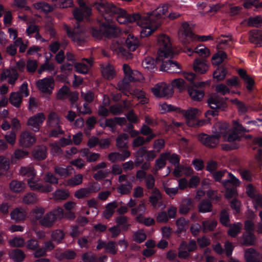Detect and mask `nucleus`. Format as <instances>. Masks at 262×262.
I'll return each instance as SVG.
<instances>
[{"instance_id": "obj_1", "label": "nucleus", "mask_w": 262, "mask_h": 262, "mask_svg": "<svg viewBox=\"0 0 262 262\" xmlns=\"http://www.w3.org/2000/svg\"><path fill=\"white\" fill-rule=\"evenodd\" d=\"M95 6L100 15L107 22H114V20H116L119 24L136 21L138 24V21L142 18L139 14L129 15L124 10L105 1H98L95 4Z\"/></svg>"}, {"instance_id": "obj_2", "label": "nucleus", "mask_w": 262, "mask_h": 262, "mask_svg": "<svg viewBox=\"0 0 262 262\" xmlns=\"http://www.w3.org/2000/svg\"><path fill=\"white\" fill-rule=\"evenodd\" d=\"M168 9V5H161L151 13L141 17V20L138 23V25L142 28L140 31L141 37L149 36L157 29L161 24V19L167 16Z\"/></svg>"}, {"instance_id": "obj_3", "label": "nucleus", "mask_w": 262, "mask_h": 262, "mask_svg": "<svg viewBox=\"0 0 262 262\" xmlns=\"http://www.w3.org/2000/svg\"><path fill=\"white\" fill-rule=\"evenodd\" d=\"M158 42L159 49L157 60L162 61L165 58L171 57L173 55V49L169 37L162 34L159 36Z\"/></svg>"}, {"instance_id": "obj_4", "label": "nucleus", "mask_w": 262, "mask_h": 262, "mask_svg": "<svg viewBox=\"0 0 262 262\" xmlns=\"http://www.w3.org/2000/svg\"><path fill=\"white\" fill-rule=\"evenodd\" d=\"M63 217V209L61 207H57L43 215L40 220L39 224L46 228H51L57 221L61 220Z\"/></svg>"}, {"instance_id": "obj_5", "label": "nucleus", "mask_w": 262, "mask_h": 262, "mask_svg": "<svg viewBox=\"0 0 262 262\" xmlns=\"http://www.w3.org/2000/svg\"><path fill=\"white\" fill-rule=\"evenodd\" d=\"M213 133L215 136H217L219 140L220 138H223L224 141L228 142L234 141L239 137L236 134L230 132L229 125L226 123H216Z\"/></svg>"}, {"instance_id": "obj_6", "label": "nucleus", "mask_w": 262, "mask_h": 262, "mask_svg": "<svg viewBox=\"0 0 262 262\" xmlns=\"http://www.w3.org/2000/svg\"><path fill=\"white\" fill-rule=\"evenodd\" d=\"M134 181V177L129 178L126 174L120 175L118 178V182L121 184L117 188V192L121 195H126L130 193L133 188Z\"/></svg>"}, {"instance_id": "obj_7", "label": "nucleus", "mask_w": 262, "mask_h": 262, "mask_svg": "<svg viewBox=\"0 0 262 262\" xmlns=\"http://www.w3.org/2000/svg\"><path fill=\"white\" fill-rule=\"evenodd\" d=\"M65 28L68 35L75 43L78 45H81L85 42V36L84 30L82 28L80 27L78 24L75 27L72 32L70 31L68 26H66Z\"/></svg>"}, {"instance_id": "obj_8", "label": "nucleus", "mask_w": 262, "mask_h": 262, "mask_svg": "<svg viewBox=\"0 0 262 262\" xmlns=\"http://www.w3.org/2000/svg\"><path fill=\"white\" fill-rule=\"evenodd\" d=\"M151 91L156 97L159 98L170 97L173 93L171 86L164 82H160L156 84L151 88Z\"/></svg>"}, {"instance_id": "obj_9", "label": "nucleus", "mask_w": 262, "mask_h": 262, "mask_svg": "<svg viewBox=\"0 0 262 262\" xmlns=\"http://www.w3.org/2000/svg\"><path fill=\"white\" fill-rule=\"evenodd\" d=\"M46 119L43 113H38L29 118L27 125L32 130L37 132Z\"/></svg>"}, {"instance_id": "obj_10", "label": "nucleus", "mask_w": 262, "mask_h": 262, "mask_svg": "<svg viewBox=\"0 0 262 262\" xmlns=\"http://www.w3.org/2000/svg\"><path fill=\"white\" fill-rule=\"evenodd\" d=\"M77 1L80 8L74 11L73 15L77 21H81L84 18L91 14L92 9L86 4L84 0H77Z\"/></svg>"}, {"instance_id": "obj_11", "label": "nucleus", "mask_w": 262, "mask_h": 262, "mask_svg": "<svg viewBox=\"0 0 262 262\" xmlns=\"http://www.w3.org/2000/svg\"><path fill=\"white\" fill-rule=\"evenodd\" d=\"M98 21L102 24V28L103 31V35L107 37L115 36L120 31L114 24V22H107L101 15L98 18Z\"/></svg>"}, {"instance_id": "obj_12", "label": "nucleus", "mask_w": 262, "mask_h": 262, "mask_svg": "<svg viewBox=\"0 0 262 262\" xmlns=\"http://www.w3.org/2000/svg\"><path fill=\"white\" fill-rule=\"evenodd\" d=\"M179 38L184 44L189 43L193 38L194 34L187 23L182 24L178 33Z\"/></svg>"}, {"instance_id": "obj_13", "label": "nucleus", "mask_w": 262, "mask_h": 262, "mask_svg": "<svg viewBox=\"0 0 262 262\" xmlns=\"http://www.w3.org/2000/svg\"><path fill=\"white\" fill-rule=\"evenodd\" d=\"M36 85L38 89L42 93L51 94L54 86V80L52 77H47L39 80Z\"/></svg>"}, {"instance_id": "obj_14", "label": "nucleus", "mask_w": 262, "mask_h": 262, "mask_svg": "<svg viewBox=\"0 0 262 262\" xmlns=\"http://www.w3.org/2000/svg\"><path fill=\"white\" fill-rule=\"evenodd\" d=\"M28 184L30 189L42 193H47L53 190V187L50 184H42L34 179H28Z\"/></svg>"}, {"instance_id": "obj_15", "label": "nucleus", "mask_w": 262, "mask_h": 262, "mask_svg": "<svg viewBox=\"0 0 262 262\" xmlns=\"http://www.w3.org/2000/svg\"><path fill=\"white\" fill-rule=\"evenodd\" d=\"M198 140L204 145L207 147L214 148L219 143L217 136L214 134L208 135L206 134H201L198 136Z\"/></svg>"}, {"instance_id": "obj_16", "label": "nucleus", "mask_w": 262, "mask_h": 262, "mask_svg": "<svg viewBox=\"0 0 262 262\" xmlns=\"http://www.w3.org/2000/svg\"><path fill=\"white\" fill-rule=\"evenodd\" d=\"M208 103L212 109L224 111L227 105L223 98L216 95H212L208 100Z\"/></svg>"}, {"instance_id": "obj_17", "label": "nucleus", "mask_w": 262, "mask_h": 262, "mask_svg": "<svg viewBox=\"0 0 262 262\" xmlns=\"http://www.w3.org/2000/svg\"><path fill=\"white\" fill-rule=\"evenodd\" d=\"M204 85L205 82H199L195 84V87L189 88L188 89V94L192 100L198 101L202 100L204 96V91L202 90L197 89V88H201Z\"/></svg>"}, {"instance_id": "obj_18", "label": "nucleus", "mask_w": 262, "mask_h": 262, "mask_svg": "<svg viewBox=\"0 0 262 262\" xmlns=\"http://www.w3.org/2000/svg\"><path fill=\"white\" fill-rule=\"evenodd\" d=\"M18 74L15 69L12 68L11 70H4L1 75V79L4 81L8 79L9 84L14 85L18 79Z\"/></svg>"}, {"instance_id": "obj_19", "label": "nucleus", "mask_w": 262, "mask_h": 262, "mask_svg": "<svg viewBox=\"0 0 262 262\" xmlns=\"http://www.w3.org/2000/svg\"><path fill=\"white\" fill-rule=\"evenodd\" d=\"M36 141L34 136L28 132H25L20 135L19 143L21 146L29 147L31 146Z\"/></svg>"}, {"instance_id": "obj_20", "label": "nucleus", "mask_w": 262, "mask_h": 262, "mask_svg": "<svg viewBox=\"0 0 262 262\" xmlns=\"http://www.w3.org/2000/svg\"><path fill=\"white\" fill-rule=\"evenodd\" d=\"M209 69V64L206 60L203 58H198L193 62V70L199 74L205 73Z\"/></svg>"}, {"instance_id": "obj_21", "label": "nucleus", "mask_w": 262, "mask_h": 262, "mask_svg": "<svg viewBox=\"0 0 262 262\" xmlns=\"http://www.w3.org/2000/svg\"><path fill=\"white\" fill-rule=\"evenodd\" d=\"M82 61H85L86 63L77 62L75 64V68L77 72L81 74H86L88 72L90 68L92 66L93 60L92 58H83Z\"/></svg>"}, {"instance_id": "obj_22", "label": "nucleus", "mask_w": 262, "mask_h": 262, "mask_svg": "<svg viewBox=\"0 0 262 262\" xmlns=\"http://www.w3.org/2000/svg\"><path fill=\"white\" fill-rule=\"evenodd\" d=\"M101 73L103 78L109 80L113 79L116 75L114 67L108 63L102 66Z\"/></svg>"}, {"instance_id": "obj_23", "label": "nucleus", "mask_w": 262, "mask_h": 262, "mask_svg": "<svg viewBox=\"0 0 262 262\" xmlns=\"http://www.w3.org/2000/svg\"><path fill=\"white\" fill-rule=\"evenodd\" d=\"M250 41L257 46H262V31L253 30L250 31L249 34Z\"/></svg>"}, {"instance_id": "obj_24", "label": "nucleus", "mask_w": 262, "mask_h": 262, "mask_svg": "<svg viewBox=\"0 0 262 262\" xmlns=\"http://www.w3.org/2000/svg\"><path fill=\"white\" fill-rule=\"evenodd\" d=\"M54 172L59 177L66 178L70 176L74 170L72 166H68L66 167L61 165H56L54 167Z\"/></svg>"}, {"instance_id": "obj_25", "label": "nucleus", "mask_w": 262, "mask_h": 262, "mask_svg": "<svg viewBox=\"0 0 262 262\" xmlns=\"http://www.w3.org/2000/svg\"><path fill=\"white\" fill-rule=\"evenodd\" d=\"M127 48L130 51H134L139 45V40L133 34H128L125 40Z\"/></svg>"}, {"instance_id": "obj_26", "label": "nucleus", "mask_w": 262, "mask_h": 262, "mask_svg": "<svg viewBox=\"0 0 262 262\" xmlns=\"http://www.w3.org/2000/svg\"><path fill=\"white\" fill-rule=\"evenodd\" d=\"M10 215L12 220L20 222L26 219L27 213L23 208H17L11 212Z\"/></svg>"}, {"instance_id": "obj_27", "label": "nucleus", "mask_w": 262, "mask_h": 262, "mask_svg": "<svg viewBox=\"0 0 262 262\" xmlns=\"http://www.w3.org/2000/svg\"><path fill=\"white\" fill-rule=\"evenodd\" d=\"M167 156L168 154L162 153L160 155L159 158L156 160L155 167L152 170L154 174H156L158 170L165 167L167 160Z\"/></svg>"}, {"instance_id": "obj_28", "label": "nucleus", "mask_w": 262, "mask_h": 262, "mask_svg": "<svg viewBox=\"0 0 262 262\" xmlns=\"http://www.w3.org/2000/svg\"><path fill=\"white\" fill-rule=\"evenodd\" d=\"M45 212V209L44 208L36 207L30 212V216L31 220L34 222H36L37 221L39 222L43 216V215Z\"/></svg>"}, {"instance_id": "obj_29", "label": "nucleus", "mask_w": 262, "mask_h": 262, "mask_svg": "<svg viewBox=\"0 0 262 262\" xmlns=\"http://www.w3.org/2000/svg\"><path fill=\"white\" fill-rule=\"evenodd\" d=\"M151 195L149 198V201L152 206L157 207L159 202L162 199V196L161 192L157 188H153L150 191Z\"/></svg>"}, {"instance_id": "obj_30", "label": "nucleus", "mask_w": 262, "mask_h": 262, "mask_svg": "<svg viewBox=\"0 0 262 262\" xmlns=\"http://www.w3.org/2000/svg\"><path fill=\"white\" fill-rule=\"evenodd\" d=\"M123 70L124 73V78L130 82L136 80L137 78L135 76L138 74H140L137 71H133L130 67L126 64H123Z\"/></svg>"}, {"instance_id": "obj_31", "label": "nucleus", "mask_w": 262, "mask_h": 262, "mask_svg": "<svg viewBox=\"0 0 262 262\" xmlns=\"http://www.w3.org/2000/svg\"><path fill=\"white\" fill-rule=\"evenodd\" d=\"M47 123L50 127H56L60 126V119L56 113L52 112L48 116Z\"/></svg>"}, {"instance_id": "obj_32", "label": "nucleus", "mask_w": 262, "mask_h": 262, "mask_svg": "<svg viewBox=\"0 0 262 262\" xmlns=\"http://www.w3.org/2000/svg\"><path fill=\"white\" fill-rule=\"evenodd\" d=\"M238 73L241 78L247 83V88L249 90H251L253 85L254 84V80L249 75H248L246 71L243 69H240Z\"/></svg>"}, {"instance_id": "obj_33", "label": "nucleus", "mask_w": 262, "mask_h": 262, "mask_svg": "<svg viewBox=\"0 0 262 262\" xmlns=\"http://www.w3.org/2000/svg\"><path fill=\"white\" fill-rule=\"evenodd\" d=\"M118 207V204L116 201L108 203L105 207L103 213V216L108 219L112 216L115 212V209Z\"/></svg>"}, {"instance_id": "obj_34", "label": "nucleus", "mask_w": 262, "mask_h": 262, "mask_svg": "<svg viewBox=\"0 0 262 262\" xmlns=\"http://www.w3.org/2000/svg\"><path fill=\"white\" fill-rule=\"evenodd\" d=\"M244 22L249 27H262V17L259 16H251Z\"/></svg>"}, {"instance_id": "obj_35", "label": "nucleus", "mask_w": 262, "mask_h": 262, "mask_svg": "<svg viewBox=\"0 0 262 262\" xmlns=\"http://www.w3.org/2000/svg\"><path fill=\"white\" fill-rule=\"evenodd\" d=\"M245 257L247 262H259L258 254L252 248L245 251Z\"/></svg>"}, {"instance_id": "obj_36", "label": "nucleus", "mask_w": 262, "mask_h": 262, "mask_svg": "<svg viewBox=\"0 0 262 262\" xmlns=\"http://www.w3.org/2000/svg\"><path fill=\"white\" fill-rule=\"evenodd\" d=\"M9 187L12 191L18 193L24 190L26 187V184L22 181L13 180L10 183Z\"/></svg>"}, {"instance_id": "obj_37", "label": "nucleus", "mask_w": 262, "mask_h": 262, "mask_svg": "<svg viewBox=\"0 0 262 262\" xmlns=\"http://www.w3.org/2000/svg\"><path fill=\"white\" fill-rule=\"evenodd\" d=\"M193 208V205L192 201L189 199H185L182 201L180 207L179 211L181 214H185Z\"/></svg>"}, {"instance_id": "obj_38", "label": "nucleus", "mask_w": 262, "mask_h": 262, "mask_svg": "<svg viewBox=\"0 0 262 262\" xmlns=\"http://www.w3.org/2000/svg\"><path fill=\"white\" fill-rule=\"evenodd\" d=\"M20 173L28 178V179H34L36 172L32 166L22 167L19 170Z\"/></svg>"}, {"instance_id": "obj_39", "label": "nucleus", "mask_w": 262, "mask_h": 262, "mask_svg": "<svg viewBox=\"0 0 262 262\" xmlns=\"http://www.w3.org/2000/svg\"><path fill=\"white\" fill-rule=\"evenodd\" d=\"M23 98L19 92H13L11 94L9 100L12 105L16 107H19L21 105Z\"/></svg>"}, {"instance_id": "obj_40", "label": "nucleus", "mask_w": 262, "mask_h": 262, "mask_svg": "<svg viewBox=\"0 0 262 262\" xmlns=\"http://www.w3.org/2000/svg\"><path fill=\"white\" fill-rule=\"evenodd\" d=\"M33 156L38 160H42L47 157V148L45 146H40L35 148L33 151Z\"/></svg>"}, {"instance_id": "obj_41", "label": "nucleus", "mask_w": 262, "mask_h": 262, "mask_svg": "<svg viewBox=\"0 0 262 262\" xmlns=\"http://www.w3.org/2000/svg\"><path fill=\"white\" fill-rule=\"evenodd\" d=\"M129 136L121 134L116 139V146L119 148H125L127 146Z\"/></svg>"}, {"instance_id": "obj_42", "label": "nucleus", "mask_w": 262, "mask_h": 262, "mask_svg": "<svg viewBox=\"0 0 262 262\" xmlns=\"http://www.w3.org/2000/svg\"><path fill=\"white\" fill-rule=\"evenodd\" d=\"M111 48L119 56L128 57L129 54L128 51L118 43H113Z\"/></svg>"}, {"instance_id": "obj_43", "label": "nucleus", "mask_w": 262, "mask_h": 262, "mask_svg": "<svg viewBox=\"0 0 262 262\" xmlns=\"http://www.w3.org/2000/svg\"><path fill=\"white\" fill-rule=\"evenodd\" d=\"M9 256L11 258L13 259L16 261H22L25 257V254L24 252L18 249H16L12 250L9 253Z\"/></svg>"}, {"instance_id": "obj_44", "label": "nucleus", "mask_w": 262, "mask_h": 262, "mask_svg": "<svg viewBox=\"0 0 262 262\" xmlns=\"http://www.w3.org/2000/svg\"><path fill=\"white\" fill-rule=\"evenodd\" d=\"M221 36L226 37L228 39H222L221 37L217 38L216 39V42L218 43L217 47L220 49H225L227 47L230 46L232 42L231 36L230 35H222Z\"/></svg>"}, {"instance_id": "obj_45", "label": "nucleus", "mask_w": 262, "mask_h": 262, "mask_svg": "<svg viewBox=\"0 0 262 262\" xmlns=\"http://www.w3.org/2000/svg\"><path fill=\"white\" fill-rule=\"evenodd\" d=\"M227 58V54L224 51H219L215 54L212 57V62L213 64L217 66L221 64L225 59Z\"/></svg>"}, {"instance_id": "obj_46", "label": "nucleus", "mask_w": 262, "mask_h": 262, "mask_svg": "<svg viewBox=\"0 0 262 262\" xmlns=\"http://www.w3.org/2000/svg\"><path fill=\"white\" fill-rule=\"evenodd\" d=\"M53 198L56 200H66L69 196V192L64 189H57L52 194Z\"/></svg>"}, {"instance_id": "obj_47", "label": "nucleus", "mask_w": 262, "mask_h": 262, "mask_svg": "<svg viewBox=\"0 0 262 262\" xmlns=\"http://www.w3.org/2000/svg\"><path fill=\"white\" fill-rule=\"evenodd\" d=\"M242 228V225L241 223L231 224L228 230V234L231 237H235L240 233Z\"/></svg>"}, {"instance_id": "obj_48", "label": "nucleus", "mask_w": 262, "mask_h": 262, "mask_svg": "<svg viewBox=\"0 0 262 262\" xmlns=\"http://www.w3.org/2000/svg\"><path fill=\"white\" fill-rule=\"evenodd\" d=\"M142 67L148 71H151L155 69V61L151 57H146L142 62Z\"/></svg>"}, {"instance_id": "obj_49", "label": "nucleus", "mask_w": 262, "mask_h": 262, "mask_svg": "<svg viewBox=\"0 0 262 262\" xmlns=\"http://www.w3.org/2000/svg\"><path fill=\"white\" fill-rule=\"evenodd\" d=\"M200 114V111L196 108H190L184 113V115L188 120L194 119Z\"/></svg>"}, {"instance_id": "obj_50", "label": "nucleus", "mask_w": 262, "mask_h": 262, "mask_svg": "<svg viewBox=\"0 0 262 262\" xmlns=\"http://www.w3.org/2000/svg\"><path fill=\"white\" fill-rule=\"evenodd\" d=\"M83 178L81 174H76L67 181V184L71 187L79 185L82 183Z\"/></svg>"}, {"instance_id": "obj_51", "label": "nucleus", "mask_w": 262, "mask_h": 262, "mask_svg": "<svg viewBox=\"0 0 262 262\" xmlns=\"http://www.w3.org/2000/svg\"><path fill=\"white\" fill-rule=\"evenodd\" d=\"M242 244L243 245H252L254 243L255 237L252 233H245L243 236Z\"/></svg>"}, {"instance_id": "obj_52", "label": "nucleus", "mask_w": 262, "mask_h": 262, "mask_svg": "<svg viewBox=\"0 0 262 262\" xmlns=\"http://www.w3.org/2000/svg\"><path fill=\"white\" fill-rule=\"evenodd\" d=\"M226 69L224 67L218 68L213 73V77L217 81H222L226 76Z\"/></svg>"}, {"instance_id": "obj_53", "label": "nucleus", "mask_w": 262, "mask_h": 262, "mask_svg": "<svg viewBox=\"0 0 262 262\" xmlns=\"http://www.w3.org/2000/svg\"><path fill=\"white\" fill-rule=\"evenodd\" d=\"M228 179L222 181V184L225 187H227L229 183H231L234 186H237L239 184V180L236 178L233 174L230 173H228Z\"/></svg>"}, {"instance_id": "obj_54", "label": "nucleus", "mask_w": 262, "mask_h": 262, "mask_svg": "<svg viewBox=\"0 0 262 262\" xmlns=\"http://www.w3.org/2000/svg\"><path fill=\"white\" fill-rule=\"evenodd\" d=\"M217 223L214 220L205 221L202 222L203 230L204 232L213 230L216 226Z\"/></svg>"}, {"instance_id": "obj_55", "label": "nucleus", "mask_w": 262, "mask_h": 262, "mask_svg": "<svg viewBox=\"0 0 262 262\" xmlns=\"http://www.w3.org/2000/svg\"><path fill=\"white\" fill-rule=\"evenodd\" d=\"M33 5L36 9L40 10L46 13L51 12L53 10V7L45 2H38L34 4Z\"/></svg>"}, {"instance_id": "obj_56", "label": "nucleus", "mask_w": 262, "mask_h": 262, "mask_svg": "<svg viewBox=\"0 0 262 262\" xmlns=\"http://www.w3.org/2000/svg\"><path fill=\"white\" fill-rule=\"evenodd\" d=\"M194 52L203 57H208L210 55L209 50L205 46L202 45L196 47Z\"/></svg>"}, {"instance_id": "obj_57", "label": "nucleus", "mask_w": 262, "mask_h": 262, "mask_svg": "<svg viewBox=\"0 0 262 262\" xmlns=\"http://www.w3.org/2000/svg\"><path fill=\"white\" fill-rule=\"evenodd\" d=\"M212 205L208 200H203L199 205V211L201 212H210L211 210Z\"/></svg>"}, {"instance_id": "obj_58", "label": "nucleus", "mask_w": 262, "mask_h": 262, "mask_svg": "<svg viewBox=\"0 0 262 262\" xmlns=\"http://www.w3.org/2000/svg\"><path fill=\"white\" fill-rule=\"evenodd\" d=\"M9 167V159L4 156H0V171H7Z\"/></svg>"}, {"instance_id": "obj_59", "label": "nucleus", "mask_w": 262, "mask_h": 262, "mask_svg": "<svg viewBox=\"0 0 262 262\" xmlns=\"http://www.w3.org/2000/svg\"><path fill=\"white\" fill-rule=\"evenodd\" d=\"M172 86L177 88L180 92L183 91L185 89L186 84L182 79H176L173 80L171 83Z\"/></svg>"}, {"instance_id": "obj_60", "label": "nucleus", "mask_w": 262, "mask_h": 262, "mask_svg": "<svg viewBox=\"0 0 262 262\" xmlns=\"http://www.w3.org/2000/svg\"><path fill=\"white\" fill-rule=\"evenodd\" d=\"M128 218L125 216L120 215L118 216L116 219L117 225L118 226H122L123 229L126 230L129 225L127 223Z\"/></svg>"}, {"instance_id": "obj_61", "label": "nucleus", "mask_w": 262, "mask_h": 262, "mask_svg": "<svg viewBox=\"0 0 262 262\" xmlns=\"http://www.w3.org/2000/svg\"><path fill=\"white\" fill-rule=\"evenodd\" d=\"M64 236L63 232L59 229L53 231L51 235L52 239L57 243H60L63 239Z\"/></svg>"}, {"instance_id": "obj_62", "label": "nucleus", "mask_w": 262, "mask_h": 262, "mask_svg": "<svg viewBox=\"0 0 262 262\" xmlns=\"http://www.w3.org/2000/svg\"><path fill=\"white\" fill-rule=\"evenodd\" d=\"M37 196L33 193H27L23 198V201L27 204H34L37 202Z\"/></svg>"}, {"instance_id": "obj_63", "label": "nucleus", "mask_w": 262, "mask_h": 262, "mask_svg": "<svg viewBox=\"0 0 262 262\" xmlns=\"http://www.w3.org/2000/svg\"><path fill=\"white\" fill-rule=\"evenodd\" d=\"M146 238V235L144 231L142 229H140L135 232L133 236L134 240L139 243H141L144 241Z\"/></svg>"}, {"instance_id": "obj_64", "label": "nucleus", "mask_w": 262, "mask_h": 262, "mask_svg": "<svg viewBox=\"0 0 262 262\" xmlns=\"http://www.w3.org/2000/svg\"><path fill=\"white\" fill-rule=\"evenodd\" d=\"M38 67L37 62L36 60L29 59L26 63L27 70L29 73H34L36 71Z\"/></svg>"}]
</instances>
